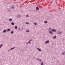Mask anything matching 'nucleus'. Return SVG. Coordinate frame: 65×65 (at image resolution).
<instances>
[{
    "instance_id": "nucleus-5",
    "label": "nucleus",
    "mask_w": 65,
    "mask_h": 65,
    "mask_svg": "<svg viewBox=\"0 0 65 65\" xmlns=\"http://www.w3.org/2000/svg\"><path fill=\"white\" fill-rule=\"evenodd\" d=\"M3 44H2L1 45H0V48H1L2 47V46H3Z\"/></svg>"
},
{
    "instance_id": "nucleus-20",
    "label": "nucleus",
    "mask_w": 65,
    "mask_h": 65,
    "mask_svg": "<svg viewBox=\"0 0 65 65\" xmlns=\"http://www.w3.org/2000/svg\"><path fill=\"white\" fill-rule=\"evenodd\" d=\"M29 30H27L26 31V32H29Z\"/></svg>"
},
{
    "instance_id": "nucleus-28",
    "label": "nucleus",
    "mask_w": 65,
    "mask_h": 65,
    "mask_svg": "<svg viewBox=\"0 0 65 65\" xmlns=\"http://www.w3.org/2000/svg\"><path fill=\"white\" fill-rule=\"evenodd\" d=\"M11 51L10 49L9 50H8V52H9V51Z\"/></svg>"
},
{
    "instance_id": "nucleus-4",
    "label": "nucleus",
    "mask_w": 65,
    "mask_h": 65,
    "mask_svg": "<svg viewBox=\"0 0 65 65\" xmlns=\"http://www.w3.org/2000/svg\"><path fill=\"white\" fill-rule=\"evenodd\" d=\"M50 42V41L49 40H48L47 41H46L45 42V43L47 44L49 43Z\"/></svg>"
},
{
    "instance_id": "nucleus-27",
    "label": "nucleus",
    "mask_w": 65,
    "mask_h": 65,
    "mask_svg": "<svg viewBox=\"0 0 65 65\" xmlns=\"http://www.w3.org/2000/svg\"><path fill=\"white\" fill-rule=\"evenodd\" d=\"M62 32H61V31H60V34H62Z\"/></svg>"
},
{
    "instance_id": "nucleus-9",
    "label": "nucleus",
    "mask_w": 65,
    "mask_h": 65,
    "mask_svg": "<svg viewBox=\"0 0 65 65\" xmlns=\"http://www.w3.org/2000/svg\"><path fill=\"white\" fill-rule=\"evenodd\" d=\"M31 41H32V39H30L29 41L28 42V43L29 44H30V42H31Z\"/></svg>"
},
{
    "instance_id": "nucleus-3",
    "label": "nucleus",
    "mask_w": 65,
    "mask_h": 65,
    "mask_svg": "<svg viewBox=\"0 0 65 65\" xmlns=\"http://www.w3.org/2000/svg\"><path fill=\"white\" fill-rule=\"evenodd\" d=\"M62 55H64L65 54V51H64L62 52Z\"/></svg>"
},
{
    "instance_id": "nucleus-15",
    "label": "nucleus",
    "mask_w": 65,
    "mask_h": 65,
    "mask_svg": "<svg viewBox=\"0 0 65 65\" xmlns=\"http://www.w3.org/2000/svg\"><path fill=\"white\" fill-rule=\"evenodd\" d=\"M21 17V15H18V16L17 17V18H20Z\"/></svg>"
},
{
    "instance_id": "nucleus-14",
    "label": "nucleus",
    "mask_w": 65,
    "mask_h": 65,
    "mask_svg": "<svg viewBox=\"0 0 65 65\" xmlns=\"http://www.w3.org/2000/svg\"><path fill=\"white\" fill-rule=\"evenodd\" d=\"M6 30H5L3 31V33H5V32H6Z\"/></svg>"
},
{
    "instance_id": "nucleus-23",
    "label": "nucleus",
    "mask_w": 65,
    "mask_h": 65,
    "mask_svg": "<svg viewBox=\"0 0 65 65\" xmlns=\"http://www.w3.org/2000/svg\"><path fill=\"white\" fill-rule=\"evenodd\" d=\"M26 24H29V23L27 22H26Z\"/></svg>"
},
{
    "instance_id": "nucleus-10",
    "label": "nucleus",
    "mask_w": 65,
    "mask_h": 65,
    "mask_svg": "<svg viewBox=\"0 0 65 65\" xmlns=\"http://www.w3.org/2000/svg\"><path fill=\"white\" fill-rule=\"evenodd\" d=\"M14 48H15V47H13L12 48H11V49H10V51H11V50H13V49H14Z\"/></svg>"
},
{
    "instance_id": "nucleus-18",
    "label": "nucleus",
    "mask_w": 65,
    "mask_h": 65,
    "mask_svg": "<svg viewBox=\"0 0 65 65\" xmlns=\"http://www.w3.org/2000/svg\"><path fill=\"white\" fill-rule=\"evenodd\" d=\"M47 21H45L44 22V23H45V24H46V23H47Z\"/></svg>"
},
{
    "instance_id": "nucleus-1",
    "label": "nucleus",
    "mask_w": 65,
    "mask_h": 65,
    "mask_svg": "<svg viewBox=\"0 0 65 65\" xmlns=\"http://www.w3.org/2000/svg\"><path fill=\"white\" fill-rule=\"evenodd\" d=\"M51 31L52 32H54V33H56V32L57 30H56L54 29H51Z\"/></svg>"
},
{
    "instance_id": "nucleus-22",
    "label": "nucleus",
    "mask_w": 65,
    "mask_h": 65,
    "mask_svg": "<svg viewBox=\"0 0 65 65\" xmlns=\"http://www.w3.org/2000/svg\"><path fill=\"white\" fill-rule=\"evenodd\" d=\"M34 24L35 25H37V23H34Z\"/></svg>"
},
{
    "instance_id": "nucleus-29",
    "label": "nucleus",
    "mask_w": 65,
    "mask_h": 65,
    "mask_svg": "<svg viewBox=\"0 0 65 65\" xmlns=\"http://www.w3.org/2000/svg\"><path fill=\"white\" fill-rule=\"evenodd\" d=\"M28 43H26V44H28Z\"/></svg>"
},
{
    "instance_id": "nucleus-19",
    "label": "nucleus",
    "mask_w": 65,
    "mask_h": 65,
    "mask_svg": "<svg viewBox=\"0 0 65 65\" xmlns=\"http://www.w3.org/2000/svg\"><path fill=\"white\" fill-rule=\"evenodd\" d=\"M26 17H27V18H28L29 17V15H26Z\"/></svg>"
},
{
    "instance_id": "nucleus-6",
    "label": "nucleus",
    "mask_w": 65,
    "mask_h": 65,
    "mask_svg": "<svg viewBox=\"0 0 65 65\" xmlns=\"http://www.w3.org/2000/svg\"><path fill=\"white\" fill-rule=\"evenodd\" d=\"M36 10H39V9L38 7H36Z\"/></svg>"
},
{
    "instance_id": "nucleus-16",
    "label": "nucleus",
    "mask_w": 65,
    "mask_h": 65,
    "mask_svg": "<svg viewBox=\"0 0 65 65\" xmlns=\"http://www.w3.org/2000/svg\"><path fill=\"white\" fill-rule=\"evenodd\" d=\"M15 29H18V27H17V26H15Z\"/></svg>"
},
{
    "instance_id": "nucleus-12",
    "label": "nucleus",
    "mask_w": 65,
    "mask_h": 65,
    "mask_svg": "<svg viewBox=\"0 0 65 65\" xmlns=\"http://www.w3.org/2000/svg\"><path fill=\"white\" fill-rule=\"evenodd\" d=\"M56 38L57 36H55V37H53V38L54 39H56Z\"/></svg>"
},
{
    "instance_id": "nucleus-21",
    "label": "nucleus",
    "mask_w": 65,
    "mask_h": 65,
    "mask_svg": "<svg viewBox=\"0 0 65 65\" xmlns=\"http://www.w3.org/2000/svg\"><path fill=\"white\" fill-rule=\"evenodd\" d=\"M9 21H12V19H9Z\"/></svg>"
},
{
    "instance_id": "nucleus-13",
    "label": "nucleus",
    "mask_w": 65,
    "mask_h": 65,
    "mask_svg": "<svg viewBox=\"0 0 65 65\" xmlns=\"http://www.w3.org/2000/svg\"><path fill=\"white\" fill-rule=\"evenodd\" d=\"M10 30V28H9L7 29V31H9Z\"/></svg>"
},
{
    "instance_id": "nucleus-30",
    "label": "nucleus",
    "mask_w": 65,
    "mask_h": 65,
    "mask_svg": "<svg viewBox=\"0 0 65 65\" xmlns=\"http://www.w3.org/2000/svg\"><path fill=\"white\" fill-rule=\"evenodd\" d=\"M20 28H19V29H18V30H20Z\"/></svg>"
},
{
    "instance_id": "nucleus-7",
    "label": "nucleus",
    "mask_w": 65,
    "mask_h": 65,
    "mask_svg": "<svg viewBox=\"0 0 65 65\" xmlns=\"http://www.w3.org/2000/svg\"><path fill=\"white\" fill-rule=\"evenodd\" d=\"M37 60H38V61H40V62H41V61H42L41 59H39L38 58H37Z\"/></svg>"
},
{
    "instance_id": "nucleus-17",
    "label": "nucleus",
    "mask_w": 65,
    "mask_h": 65,
    "mask_svg": "<svg viewBox=\"0 0 65 65\" xmlns=\"http://www.w3.org/2000/svg\"><path fill=\"white\" fill-rule=\"evenodd\" d=\"M13 33H14V32L13 31H12L11 32V34H13Z\"/></svg>"
},
{
    "instance_id": "nucleus-2",
    "label": "nucleus",
    "mask_w": 65,
    "mask_h": 65,
    "mask_svg": "<svg viewBox=\"0 0 65 65\" xmlns=\"http://www.w3.org/2000/svg\"><path fill=\"white\" fill-rule=\"evenodd\" d=\"M37 50L39 51H41V49H40L39 48H37Z\"/></svg>"
},
{
    "instance_id": "nucleus-8",
    "label": "nucleus",
    "mask_w": 65,
    "mask_h": 65,
    "mask_svg": "<svg viewBox=\"0 0 65 65\" xmlns=\"http://www.w3.org/2000/svg\"><path fill=\"white\" fill-rule=\"evenodd\" d=\"M49 33H50V34H53V33H52V32L51 31H49Z\"/></svg>"
},
{
    "instance_id": "nucleus-25",
    "label": "nucleus",
    "mask_w": 65,
    "mask_h": 65,
    "mask_svg": "<svg viewBox=\"0 0 65 65\" xmlns=\"http://www.w3.org/2000/svg\"><path fill=\"white\" fill-rule=\"evenodd\" d=\"M57 34H60V32H58V33H57Z\"/></svg>"
},
{
    "instance_id": "nucleus-24",
    "label": "nucleus",
    "mask_w": 65,
    "mask_h": 65,
    "mask_svg": "<svg viewBox=\"0 0 65 65\" xmlns=\"http://www.w3.org/2000/svg\"><path fill=\"white\" fill-rule=\"evenodd\" d=\"M12 8H14V7L13 6L12 7Z\"/></svg>"
},
{
    "instance_id": "nucleus-11",
    "label": "nucleus",
    "mask_w": 65,
    "mask_h": 65,
    "mask_svg": "<svg viewBox=\"0 0 65 65\" xmlns=\"http://www.w3.org/2000/svg\"><path fill=\"white\" fill-rule=\"evenodd\" d=\"M11 25H14V23L13 22H12L11 23Z\"/></svg>"
},
{
    "instance_id": "nucleus-26",
    "label": "nucleus",
    "mask_w": 65,
    "mask_h": 65,
    "mask_svg": "<svg viewBox=\"0 0 65 65\" xmlns=\"http://www.w3.org/2000/svg\"><path fill=\"white\" fill-rule=\"evenodd\" d=\"M51 28H49L48 29V31H50V30H51Z\"/></svg>"
}]
</instances>
